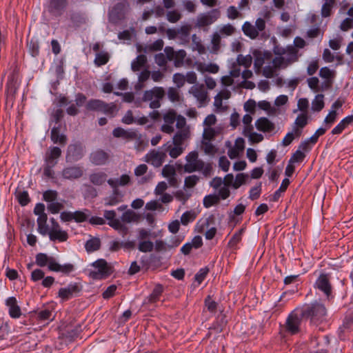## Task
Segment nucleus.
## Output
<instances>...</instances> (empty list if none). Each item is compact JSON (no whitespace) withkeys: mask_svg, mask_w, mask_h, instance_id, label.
Listing matches in <instances>:
<instances>
[{"mask_svg":"<svg viewBox=\"0 0 353 353\" xmlns=\"http://www.w3.org/2000/svg\"><path fill=\"white\" fill-rule=\"evenodd\" d=\"M183 169L188 173L201 172L205 176H209L212 173V164L200 159L196 151H192L186 155Z\"/></svg>","mask_w":353,"mask_h":353,"instance_id":"nucleus-1","label":"nucleus"},{"mask_svg":"<svg viewBox=\"0 0 353 353\" xmlns=\"http://www.w3.org/2000/svg\"><path fill=\"white\" fill-rule=\"evenodd\" d=\"M36 264L41 267L48 265L50 271L55 272H61L64 274H68L74 271V266L72 263L59 264L56 259L53 256H48L46 253H38L35 256Z\"/></svg>","mask_w":353,"mask_h":353,"instance_id":"nucleus-2","label":"nucleus"},{"mask_svg":"<svg viewBox=\"0 0 353 353\" xmlns=\"http://www.w3.org/2000/svg\"><path fill=\"white\" fill-rule=\"evenodd\" d=\"M301 315L310 319L311 323L319 324L325 320L327 311L324 305L315 302L305 305L301 311Z\"/></svg>","mask_w":353,"mask_h":353,"instance_id":"nucleus-3","label":"nucleus"},{"mask_svg":"<svg viewBox=\"0 0 353 353\" xmlns=\"http://www.w3.org/2000/svg\"><path fill=\"white\" fill-rule=\"evenodd\" d=\"M165 96V90L162 87H154L144 92L143 101L150 102L149 106L152 109H157L161 106V101Z\"/></svg>","mask_w":353,"mask_h":353,"instance_id":"nucleus-4","label":"nucleus"},{"mask_svg":"<svg viewBox=\"0 0 353 353\" xmlns=\"http://www.w3.org/2000/svg\"><path fill=\"white\" fill-rule=\"evenodd\" d=\"M89 276L93 279H102L111 274L110 268L105 259H100L91 264Z\"/></svg>","mask_w":353,"mask_h":353,"instance_id":"nucleus-5","label":"nucleus"},{"mask_svg":"<svg viewBox=\"0 0 353 353\" xmlns=\"http://www.w3.org/2000/svg\"><path fill=\"white\" fill-rule=\"evenodd\" d=\"M20 85L18 73L16 70L12 71L8 77L6 83V101L13 103L15 95Z\"/></svg>","mask_w":353,"mask_h":353,"instance_id":"nucleus-6","label":"nucleus"},{"mask_svg":"<svg viewBox=\"0 0 353 353\" xmlns=\"http://www.w3.org/2000/svg\"><path fill=\"white\" fill-rule=\"evenodd\" d=\"M85 107L88 110L99 111L110 115H113L116 110V105L114 104L105 103L99 99L89 101Z\"/></svg>","mask_w":353,"mask_h":353,"instance_id":"nucleus-7","label":"nucleus"},{"mask_svg":"<svg viewBox=\"0 0 353 353\" xmlns=\"http://www.w3.org/2000/svg\"><path fill=\"white\" fill-rule=\"evenodd\" d=\"M166 158L163 146L159 150H151L144 157L143 160L154 167H160Z\"/></svg>","mask_w":353,"mask_h":353,"instance_id":"nucleus-8","label":"nucleus"},{"mask_svg":"<svg viewBox=\"0 0 353 353\" xmlns=\"http://www.w3.org/2000/svg\"><path fill=\"white\" fill-rule=\"evenodd\" d=\"M51 226L50 228L49 239L52 241L65 242L68 239L66 231L62 230L59 224L54 218L50 219Z\"/></svg>","mask_w":353,"mask_h":353,"instance_id":"nucleus-9","label":"nucleus"},{"mask_svg":"<svg viewBox=\"0 0 353 353\" xmlns=\"http://www.w3.org/2000/svg\"><path fill=\"white\" fill-rule=\"evenodd\" d=\"M336 75V70L330 69L329 67L325 66L320 69L319 76L323 79V82L321 83L322 91L332 88Z\"/></svg>","mask_w":353,"mask_h":353,"instance_id":"nucleus-10","label":"nucleus"},{"mask_svg":"<svg viewBox=\"0 0 353 353\" xmlns=\"http://www.w3.org/2000/svg\"><path fill=\"white\" fill-rule=\"evenodd\" d=\"M164 52L168 61H173L175 67L181 66L186 57V52L184 50L174 51L173 48L170 46L165 48Z\"/></svg>","mask_w":353,"mask_h":353,"instance_id":"nucleus-11","label":"nucleus"},{"mask_svg":"<svg viewBox=\"0 0 353 353\" xmlns=\"http://www.w3.org/2000/svg\"><path fill=\"white\" fill-rule=\"evenodd\" d=\"M129 9L130 6L127 1L118 3L110 11V17L112 21L117 22L118 20L123 19L125 17Z\"/></svg>","mask_w":353,"mask_h":353,"instance_id":"nucleus-12","label":"nucleus"},{"mask_svg":"<svg viewBox=\"0 0 353 353\" xmlns=\"http://www.w3.org/2000/svg\"><path fill=\"white\" fill-rule=\"evenodd\" d=\"M276 55L284 56L286 61L291 65L298 61V50L293 46H288L286 48H277L275 51Z\"/></svg>","mask_w":353,"mask_h":353,"instance_id":"nucleus-13","label":"nucleus"},{"mask_svg":"<svg viewBox=\"0 0 353 353\" xmlns=\"http://www.w3.org/2000/svg\"><path fill=\"white\" fill-rule=\"evenodd\" d=\"M189 92L196 99L199 107L205 105L208 98V92L203 85L195 84L192 85Z\"/></svg>","mask_w":353,"mask_h":353,"instance_id":"nucleus-14","label":"nucleus"},{"mask_svg":"<svg viewBox=\"0 0 353 353\" xmlns=\"http://www.w3.org/2000/svg\"><path fill=\"white\" fill-rule=\"evenodd\" d=\"M301 314H298L292 312L286 321V330L291 334H295L299 332V327L301 321Z\"/></svg>","mask_w":353,"mask_h":353,"instance_id":"nucleus-15","label":"nucleus"},{"mask_svg":"<svg viewBox=\"0 0 353 353\" xmlns=\"http://www.w3.org/2000/svg\"><path fill=\"white\" fill-rule=\"evenodd\" d=\"M270 56V53L263 52L259 49H254L252 51V59H254V68L256 73L261 72L265 59L269 58Z\"/></svg>","mask_w":353,"mask_h":353,"instance_id":"nucleus-16","label":"nucleus"},{"mask_svg":"<svg viewBox=\"0 0 353 353\" xmlns=\"http://www.w3.org/2000/svg\"><path fill=\"white\" fill-rule=\"evenodd\" d=\"M81 289L76 283H71L65 288H61L58 292V297L65 301L70 299L74 294L80 292Z\"/></svg>","mask_w":353,"mask_h":353,"instance_id":"nucleus-17","label":"nucleus"},{"mask_svg":"<svg viewBox=\"0 0 353 353\" xmlns=\"http://www.w3.org/2000/svg\"><path fill=\"white\" fill-rule=\"evenodd\" d=\"M176 112L173 110H170L166 112L163 115L164 123L161 126L162 132L171 134L174 132V123L176 120Z\"/></svg>","mask_w":353,"mask_h":353,"instance_id":"nucleus-18","label":"nucleus"},{"mask_svg":"<svg viewBox=\"0 0 353 353\" xmlns=\"http://www.w3.org/2000/svg\"><path fill=\"white\" fill-rule=\"evenodd\" d=\"M104 217L108 221V224L113 228L121 230L123 234H127L128 229L123 226L121 221L116 218V212L114 210H105Z\"/></svg>","mask_w":353,"mask_h":353,"instance_id":"nucleus-19","label":"nucleus"},{"mask_svg":"<svg viewBox=\"0 0 353 353\" xmlns=\"http://www.w3.org/2000/svg\"><path fill=\"white\" fill-rule=\"evenodd\" d=\"M5 305L8 309V314L12 319H19L21 316V310L14 296H10L5 301Z\"/></svg>","mask_w":353,"mask_h":353,"instance_id":"nucleus-20","label":"nucleus"},{"mask_svg":"<svg viewBox=\"0 0 353 353\" xmlns=\"http://www.w3.org/2000/svg\"><path fill=\"white\" fill-rule=\"evenodd\" d=\"M83 170L79 166H68L61 171V176L63 179L74 180L82 176Z\"/></svg>","mask_w":353,"mask_h":353,"instance_id":"nucleus-21","label":"nucleus"},{"mask_svg":"<svg viewBox=\"0 0 353 353\" xmlns=\"http://www.w3.org/2000/svg\"><path fill=\"white\" fill-rule=\"evenodd\" d=\"M315 287L323 292L327 297L332 291L331 284L327 274H321L316 281Z\"/></svg>","mask_w":353,"mask_h":353,"instance_id":"nucleus-22","label":"nucleus"},{"mask_svg":"<svg viewBox=\"0 0 353 353\" xmlns=\"http://www.w3.org/2000/svg\"><path fill=\"white\" fill-rule=\"evenodd\" d=\"M165 154L168 152L170 157L176 159L179 157L183 152L184 148L181 144L174 143L173 141H168L163 145Z\"/></svg>","mask_w":353,"mask_h":353,"instance_id":"nucleus-23","label":"nucleus"},{"mask_svg":"<svg viewBox=\"0 0 353 353\" xmlns=\"http://www.w3.org/2000/svg\"><path fill=\"white\" fill-rule=\"evenodd\" d=\"M307 112H303L297 116L292 128L296 137H299L301 134L302 129L307 124Z\"/></svg>","mask_w":353,"mask_h":353,"instance_id":"nucleus-24","label":"nucleus"},{"mask_svg":"<svg viewBox=\"0 0 353 353\" xmlns=\"http://www.w3.org/2000/svg\"><path fill=\"white\" fill-rule=\"evenodd\" d=\"M163 292V286L161 284H157L152 293L145 298L143 305L153 304L159 301Z\"/></svg>","mask_w":353,"mask_h":353,"instance_id":"nucleus-25","label":"nucleus"},{"mask_svg":"<svg viewBox=\"0 0 353 353\" xmlns=\"http://www.w3.org/2000/svg\"><path fill=\"white\" fill-rule=\"evenodd\" d=\"M255 126L259 131L270 132L274 129V124L267 117H260L255 122Z\"/></svg>","mask_w":353,"mask_h":353,"instance_id":"nucleus-26","label":"nucleus"},{"mask_svg":"<svg viewBox=\"0 0 353 353\" xmlns=\"http://www.w3.org/2000/svg\"><path fill=\"white\" fill-rule=\"evenodd\" d=\"M61 154V150L59 147L54 146L50 148L48 152H46L44 161L48 164L57 165V159Z\"/></svg>","mask_w":353,"mask_h":353,"instance_id":"nucleus-27","label":"nucleus"},{"mask_svg":"<svg viewBox=\"0 0 353 353\" xmlns=\"http://www.w3.org/2000/svg\"><path fill=\"white\" fill-rule=\"evenodd\" d=\"M194 65L196 70L202 73L209 72L211 74H216L219 71V66L216 63H205L196 61Z\"/></svg>","mask_w":353,"mask_h":353,"instance_id":"nucleus-28","label":"nucleus"},{"mask_svg":"<svg viewBox=\"0 0 353 353\" xmlns=\"http://www.w3.org/2000/svg\"><path fill=\"white\" fill-rule=\"evenodd\" d=\"M191 30V26L190 24H183L178 28L177 39L181 45H185L190 41V32Z\"/></svg>","mask_w":353,"mask_h":353,"instance_id":"nucleus-29","label":"nucleus"},{"mask_svg":"<svg viewBox=\"0 0 353 353\" xmlns=\"http://www.w3.org/2000/svg\"><path fill=\"white\" fill-rule=\"evenodd\" d=\"M112 193L104 199V204L107 206L115 205L122 201L123 194L118 188H112Z\"/></svg>","mask_w":353,"mask_h":353,"instance_id":"nucleus-30","label":"nucleus"},{"mask_svg":"<svg viewBox=\"0 0 353 353\" xmlns=\"http://www.w3.org/2000/svg\"><path fill=\"white\" fill-rule=\"evenodd\" d=\"M108 159V155L103 150H98L91 153L90 161L95 165H103Z\"/></svg>","mask_w":353,"mask_h":353,"instance_id":"nucleus-31","label":"nucleus"},{"mask_svg":"<svg viewBox=\"0 0 353 353\" xmlns=\"http://www.w3.org/2000/svg\"><path fill=\"white\" fill-rule=\"evenodd\" d=\"M353 122V115H348L343 118L331 131L333 135H338Z\"/></svg>","mask_w":353,"mask_h":353,"instance_id":"nucleus-32","label":"nucleus"},{"mask_svg":"<svg viewBox=\"0 0 353 353\" xmlns=\"http://www.w3.org/2000/svg\"><path fill=\"white\" fill-rule=\"evenodd\" d=\"M190 128L177 130L174 137H172V141H174V143H176L177 144L179 143L183 145L184 142L190 137Z\"/></svg>","mask_w":353,"mask_h":353,"instance_id":"nucleus-33","label":"nucleus"},{"mask_svg":"<svg viewBox=\"0 0 353 353\" xmlns=\"http://www.w3.org/2000/svg\"><path fill=\"white\" fill-rule=\"evenodd\" d=\"M130 182V177L128 174H123L119 178L110 179L108 180V183L111 188H118V186H124Z\"/></svg>","mask_w":353,"mask_h":353,"instance_id":"nucleus-34","label":"nucleus"},{"mask_svg":"<svg viewBox=\"0 0 353 353\" xmlns=\"http://www.w3.org/2000/svg\"><path fill=\"white\" fill-rule=\"evenodd\" d=\"M244 231V228H241L233 234L228 243V245L230 249L236 250L239 248L238 245L242 240Z\"/></svg>","mask_w":353,"mask_h":353,"instance_id":"nucleus-35","label":"nucleus"},{"mask_svg":"<svg viewBox=\"0 0 353 353\" xmlns=\"http://www.w3.org/2000/svg\"><path fill=\"white\" fill-rule=\"evenodd\" d=\"M242 31L244 34L252 39H256L259 33L255 29V26L249 21H245L242 26Z\"/></svg>","mask_w":353,"mask_h":353,"instance_id":"nucleus-36","label":"nucleus"},{"mask_svg":"<svg viewBox=\"0 0 353 353\" xmlns=\"http://www.w3.org/2000/svg\"><path fill=\"white\" fill-rule=\"evenodd\" d=\"M147 63V58L144 54H140L134 59L131 63V68L134 72L139 71Z\"/></svg>","mask_w":353,"mask_h":353,"instance_id":"nucleus-37","label":"nucleus"},{"mask_svg":"<svg viewBox=\"0 0 353 353\" xmlns=\"http://www.w3.org/2000/svg\"><path fill=\"white\" fill-rule=\"evenodd\" d=\"M37 319L41 323L45 321H51L53 320L52 311L50 309L45 308L37 312Z\"/></svg>","mask_w":353,"mask_h":353,"instance_id":"nucleus-38","label":"nucleus"},{"mask_svg":"<svg viewBox=\"0 0 353 353\" xmlns=\"http://www.w3.org/2000/svg\"><path fill=\"white\" fill-rule=\"evenodd\" d=\"M101 246V241L99 238L93 237L88 240L85 244V248L88 252H93L98 250Z\"/></svg>","mask_w":353,"mask_h":353,"instance_id":"nucleus-39","label":"nucleus"},{"mask_svg":"<svg viewBox=\"0 0 353 353\" xmlns=\"http://www.w3.org/2000/svg\"><path fill=\"white\" fill-rule=\"evenodd\" d=\"M89 178L93 185H101L106 181L107 175L104 172H99L90 174Z\"/></svg>","mask_w":353,"mask_h":353,"instance_id":"nucleus-40","label":"nucleus"},{"mask_svg":"<svg viewBox=\"0 0 353 353\" xmlns=\"http://www.w3.org/2000/svg\"><path fill=\"white\" fill-rule=\"evenodd\" d=\"M67 5V0H50V7L52 12L60 14Z\"/></svg>","mask_w":353,"mask_h":353,"instance_id":"nucleus-41","label":"nucleus"},{"mask_svg":"<svg viewBox=\"0 0 353 353\" xmlns=\"http://www.w3.org/2000/svg\"><path fill=\"white\" fill-rule=\"evenodd\" d=\"M324 95L319 94L312 101V110L314 112H319L324 108Z\"/></svg>","mask_w":353,"mask_h":353,"instance_id":"nucleus-42","label":"nucleus"},{"mask_svg":"<svg viewBox=\"0 0 353 353\" xmlns=\"http://www.w3.org/2000/svg\"><path fill=\"white\" fill-rule=\"evenodd\" d=\"M192 191L188 190L185 188L179 190L174 193V196L176 200L181 201L184 204L191 196Z\"/></svg>","mask_w":353,"mask_h":353,"instance_id":"nucleus-43","label":"nucleus"},{"mask_svg":"<svg viewBox=\"0 0 353 353\" xmlns=\"http://www.w3.org/2000/svg\"><path fill=\"white\" fill-rule=\"evenodd\" d=\"M51 139L54 143H65L66 137L59 133V128L54 127L51 130Z\"/></svg>","mask_w":353,"mask_h":353,"instance_id":"nucleus-44","label":"nucleus"},{"mask_svg":"<svg viewBox=\"0 0 353 353\" xmlns=\"http://www.w3.org/2000/svg\"><path fill=\"white\" fill-rule=\"evenodd\" d=\"M336 118L337 112L335 110H330L323 121V128L326 130L329 129L336 121Z\"/></svg>","mask_w":353,"mask_h":353,"instance_id":"nucleus-45","label":"nucleus"},{"mask_svg":"<svg viewBox=\"0 0 353 353\" xmlns=\"http://www.w3.org/2000/svg\"><path fill=\"white\" fill-rule=\"evenodd\" d=\"M236 62L239 65L243 66L245 68H249L252 63V54H239L236 57Z\"/></svg>","mask_w":353,"mask_h":353,"instance_id":"nucleus-46","label":"nucleus"},{"mask_svg":"<svg viewBox=\"0 0 353 353\" xmlns=\"http://www.w3.org/2000/svg\"><path fill=\"white\" fill-rule=\"evenodd\" d=\"M196 217V213L194 210L186 211L181 216V223L183 225H187L189 223L193 222Z\"/></svg>","mask_w":353,"mask_h":353,"instance_id":"nucleus-47","label":"nucleus"},{"mask_svg":"<svg viewBox=\"0 0 353 353\" xmlns=\"http://www.w3.org/2000/svg\"><path fill=\"white\" fill-rule=\"evenodd\" d=\"M272 64L276 69H284L290 65L283 55H276L272 60Z\"/></svg>","mask_w":353,"mask_h":353,"instance_id":"nucleus-48","label":"nucleus"},{"mask_svg":"<svg viewBox=\"0 0 353 353\" xmlns=\"http://www.w3.org/2000/svg\"><path fill=\"white\" fill-rule=\"evenodd\" d=\"M289 184H290V180L288 178L284 179L282 181V183H281L279 188L276 191H275V192L274 193L272 200L273 201H277L279 200V199L281 197V193L284 192L286 190Z\"/></svg>","mask_w":353,"mask_h":353,"instance_id":"nucleus-49","label":"nucleus"},{"mask_svg":"<svg viewBox=\"0 0 353 353\" xmlns=\"http://www.w3.org/2000/svg\"><path fill=\"white\" fill-rule=\"evenodd\" d=\"M219 202V196L216 194H208L204 196L203 204L205 208H209Z\"/></svg>","mask_w":353,"mask_h":353,"instance_id":"nucleus-50","label":"nucleus"},{"mask_svg":"<svg viewBox=\"0 0 353 353\" xmlns=\"http://www.w3.org/2000/svg\"><path fill=\"white\" fill-rule=\"evenodd\" d=\"M212 23V18L208 14H201L197 17L196 26L199 27L207 26Z\"/></svg>","mask_w":353,"mask_h":353,"instance_id":"nucleus-51","label":"nucleus"},{"mask_svg":"<svg viewBox=\"0 0 353 353\" xmlns=\"http://www.w3.org/2000/svg\"><path fill=\"white\" fill-rule=\"evenodd\" d=\"M150 72L148 70L145 69V70H142L139 74V77H138L139 82L135 85V89L141 90L143 87V83L150 78Z\"/></svg>","mask_w":353,"mask_h":353,"instance_id":"nucleus-52","label":"nucleus"},{"mask_svg":"<svg viewBox=\"0 0 353 353\" xmlns=\"http://www.w3.org/2000/svg\"><path fill=\"white\" fill-rule=\"evenodd\" d=\"M109 60V55L108 52H101L97 53L94 59V63L97 66H101L108 63Z\"/></svg>","mask_w":353,"mask_h":353,"instance_id":"nucleus-53","label":"nucleus"},{"mask_svg":"<svg viewBox=\"0 0 353 353\" xmlns=\"http://www.w3.org/2000/svg\"><path fill=\"white\" fill-rule=\"evenodd\" d=\"M154 243L149 241H139L138 245V249L141 252H150L153 250Z\"/></svg>","mask_w":353,"mask_h":353,"instance_id":"nucleus-54","label":"nucleus"},{"mask_svg":"<svg viewBox=\"0 0 353 353\" xmlns=\"http://www.w3.org/2000/svg\"><path fill=\"white\" fill-rule=\"evenodd\" d=\"M234 27L232 25L228 23L220 27L217 32L222 37H228L232 35L234 33Z\"/></svg>","mask_w":353,"mask_h":353,"instance_id":"nucleus-55","label":"nucleus"},{"mask_svg":"<svg viewBox=\"0 0 353 353\" xmlns=\"http://www.w3.org/2000/svg\"><path fill=\"white\" fill-rule=\"evenodd\" d=\"M214 105L215 107V110L219 112H223L228 108L226 103H223V99L219 97V96L214 97Z\"/></svg>","mask_w":353,"mask_h":353,"instance_id":"nucleus-56","label":"nucleus"},{"mask_svg":"<svg viewBox=\"0 0 353 353\" xmlns=\"http://www.w3.org/2000/svg\"><path fill=\"white\" fill-rule=\"evenodd\" d=\"M202 148L206 154L214 155L217 149L210 141H202Z\"/></svg>","mask_w":353,"mask_h":353,"instance_id":"nucleus-57","label":"nucleus"},{"mask_svg":"<svg viewBox=\"0 0 353 353\" xmlns=\"http://www.w3.org/2000/svg\"><path fill=\"white\" fill-rule=\"evenodd\" d=\"M335 4V1H327L324 2L321 8V16L323 17H327L331 14V10Z\"/></svg>","mask_w":353,"mask_h":353,"instance_id":"nucleus-58","label":"nucleus"},{"mask_svg":"<svg viewBox=\"0 0 353 353\" xmlns=\"http://www.w3.org/2000/svg\"><path fill=\"white\" fill-rule=\"evenodd\" d=\"M248 178V175L245 173L237 174L235 176L234 182L232 183V188L234 189L239 188L243 184H244Z\"/></svg>","mask_w":353,"mask_h":353,"instance_id":"nucleus-59","label":"nucleus"},{"mask_svg":"<svg viewBox=\"0 0 353 353\" xmlns=\"http://www.w3.org/2000/svg\"><path fill=\"white\" fill-rule=\"evenodd\" d=\"M57 196L58 193L56 190H48L43 193V199L48 203L55 201Z\"/></svg>","mask_w":353,"mask_h":353,"instance_id":"nucleus-60","label":"nucleus"},{"mask_svg":"<svg viewBox=\"0 0 353 353\" xmlns=\"http://www.w3.org/2000/svg\"><path fill=\"white\" fill-rule=\"evenodd\" d=\"M308 87L315 92L321 90V87H319V80L316 77H310L307 79Z\"/></svg>","mask_w":353,"mask_h":353,"instance_id":"nucleus-61","label":"nucleus"},{"mask_svg":"<svg viewBox=\"0 0 353 353\" xmlns=\"http://www.w3.org/2000/svg\"><path fill=\"white\" fill-rule=\"evenodd\" d=\"M16 196L19 204L22 206L28 205V203L30 202V197L27 191H19L17 194Z\"/></svg>","mask_w":353,"mask_h":353,"instance_id":"nucleus-62","label":"nucleus"},{"mask_svg":"<svg viewBox=\"0 0 353 353\" xmlns=\"http://www.w3.org/2000/svg\"><path fill=\"white\" fill-rule=\"evenodd\" d=\"M168 97L172 102H178L180 100V94L177 88L170 87L168 90Z\"/></svg>","mask_w":353,"mask_h":353,"instance_id":"nucleus-63","label":"nucleus"},{"mask_svg":"<svg viewBox=\"0 0 353 353\" xmlns=\"http://www.w3.org/2000/svg\"><path fill=\"white\" fill-rule=\"evenodd\" d=\"M166 18L169 22L174 23L180 20L181 14L179 11L174 10L167 12Z\"/></svg>","mask_w":353,"mask_h":353,"instance_id":"nucleus-64","label":"nucleus"}]
</instances>
